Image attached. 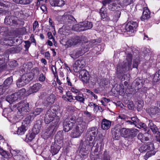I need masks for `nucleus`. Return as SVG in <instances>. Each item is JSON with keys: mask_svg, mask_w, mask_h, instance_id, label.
<instances>
[{"mask_svg": "<svg viewBox=\"0 0 160 160\" xmlns=\"http://www.w3.org/2000/svg\"><path fill=\"white\" fill-rule=\"evenodd\" d=\"M121 13V12L119 10L114 12L112 16V20L114 22H117L120 16Z\"/></svg>", "mask_w": 160, "mask_h": 160, "instance_id": "obj_38", "label": "nucleus"}, {"mask_svg": "<svg viewBox=\"0 0 160 160\" xmlns=\"http://www.w3.org/2000/svg\"><path fill=\"white\" fill-rule=\"evenodd\" d=\"M126 57V60L122 63H119L117 65V73L118 78H120L119 74H122L132 68V55L128 53Z\"/></svg>", "mask_w": 160, "mask_h": 160, "instance_id": "obj_3", "label": "nucleus"}, {"mask_svg": "<svg viewBox=\"0 0 160 160\" xmlns=\"http://www.w3.org/2000/svg\"><path fill=\"white\" fill-rule=\"evenodd\" d=\"M80 23L81 27H82V28L85 29L84 30L90 29L92 27V23L88 21H85L81 22Z\"/></svg>", "mask_w": 160, "mask_h": 160, "instance_id": "obj_27", "label": "nucleus"}, {"mask_svg": "<svg viewBox=\"0 0 160 160\" xmlns=\"http://www.w3.org/2000/svg\"><path fill=\"white\" fill-rule=\"evenodd\" d=\"M41 125V122L40 121H37L33 128L32 133H31L28 135H27L26 140L28 141V139L29 141H32L34 138L35 135L38 134L39 132Z\"/></svg>", "mask_w": 160, "mask_h": 160, "instance_id": "obj_6", "label": "nucleus"}, {"mask_svg": "<svg viewBox=\"0 0 160 160\" xmlns=\"http://www.w3.org/2000/svg\"><path fill=\"white\" fill-rule=\"evenodd\" d=\"M122 128L121 125L120 124L116 125L112 128V135L115 139H118L120 135Z\"/></svg>", "mask_w": 160, "mask_h": 160, "instance_id": "obj_12", "label": "nucleus"}, {"mask_svg": "<svg viewBox=\"0 0 160 160\" xmlns=\"http://www.w3.org/2000/svg\"><path fill=\"white\" fill-rule=\"evenodd\" d=\"M98 132V129L96 127L89 128L86 133L85 142L89 150H91L95 144V137Z\"/></svg>", "mask_w": 160, "mask_h": 160, "instance_id": "obj_4", "label": "nucleus"}, {"mask_svg": "<svg viewBox=\"0 0 160 160\" xmlns=\"http://www.w3.org/2000/svg\"><path fill=\"white\" fill-rule=\"evenodd\" d=\"M13 107L17 111V113L15 114L14 116L12 118V120L14 122H18L21 120L22 116L27 112L29 111L30 108L28 103L26 102H21L13 106Z\"/></svg>", "mask_w": 160, "mask_h": 160, "instance_id": "obj_2", "label": "nucleus"}, {"mask_svg": "<svg viewBox=\"0 0 160 160\" xmlns=\"http://www.w3.org/2000/svg\"><path fill=\"white\" fill-rule=\"evenodd\" d=\"M65 18L67 22L68 23H75L76 20L74 18L72 15H67L65 16Z\"/></svg>", "mask_w": 160, "mask_h": 160, "instance_id": "obj_39", "label": "nucleus"}, {"mask_svg": "<svg viewBox=\"0 0 160 160\" xmlns=\"http://www.w3.org/2000/svg\"><path fill=\"white\" fill-rule=\"evenodd\" d=\"M8 88L4 85V84L0 85V95H2L6 91Z\"/></svg>", "mask_w": 160, "mask_h": 160, "instance_id": "obj_53", "label": "nucleus"}, {"mask_svg": "<svg viewBox=\"0 0 160 160\" xmlns=\"http://www.w3.org/2000/svg\"><path fill=\"white\" fill-rule=\"evenodd\" d=\"M146 147L147 149V152H148L147 153V155H148L149 154H151V155H154L155 153L153 152V153H150L149 152H153L154 149V145L152 143L148 144H146Z\"/></svg>", "mask_w": 160, "mask_h": 160, "instance_id": "obj_32", "label": "nucleus"}, {"mask_svg": "<svg viewBox=\"0 0 160 160\" xmlns=\"http://www.w3.org/2000/svg\"><path fill=\"white\" fill-rule=\"evenodd\" d=\"M18 100V98L16 96L14 93L7 96L6 98V101L10 104Z\"/></svg>", "mask_w": 160, "mask_h": 160, "instance_id": "obj_29", "label": "nucleus"}, {"mask_svg": "<svg viewBox=\"0 0 160 160\" xmlns=\"http://www.w3.org/2000/svg\"><path fill=\"white\" fill-rule=\"evenodd\" d=\"M72 29L73 30L77 32L83 31L85 30L82 28V27H81L80 22L78 24H75L73 26Z\"/></svg>", "mask_w": 160, "mask_h": 160, "instance_id": "obj_41", "label": "nucleus"}, {"mask_svg": "<svg viewBox=\"0 0 160 160\" xmlns=\"http://www.w3.org/2000/svg\"><path fill=\"white\" fill-rule=\"evenodd\" d=\"M146 110L147 112L149 113L151 116L160 114V112L158 110V108L155 106L147 108Z\"/></svg>", "mask_w": 160, "mask_h": 160, "instance_id": "obj_23", "label": "nucleus"}, {"mask_svg": "<svg viewBox=\"0 0 160 160\" xmlns=\"http://www.w3.org/2000/svg\"><path fill=\"white\" fill-rule=\"evenodd\" d=\"M129 23L131 26H132V27L134 30L136 29L138 26V23L136 22L131 21L129 22Z\"/></svg>", "mask_w": 160, "mask_h": 160, "instance_id": "obj_56", "label": "nucleus"}, {"mask_svg": "<svg viewBox=\"0 0 160 160\" xmlns=\"http://www.w3.org/2000/svg\"><path fill=\"white\" fill-rule=\"evenodd\" d=\"M82 55L79 49V50H75L72 51L70 54L71 57L74 59L78 58L80 56Z\"/></svg>", "mask_w": 160, "mask_h": 160, "instance_id": "obj_26", "label": "nucleus"}, {"mask_svg": "<svg viewBox=\"0 0 160 160\" xmlns=\"http://www.w3.org/2000/svg\"><path fill=\"white\" fill-rule=\"evenodd\" d=\"M139 58L138 57L136 59L134 60L133 62V64L132 66L133 67V68H137L139 62Z\"/></svg>", "mask_w": 160, "mask_h": 160, "instance_id": "obj_55", "label": "nucleus"}, {"mask_svg": "<svg viewBox=\"0 0 160 160\" xmlns=\"http://www.w3.org/2000/svg\"><path fill=\"white\" fill-rule=\"evenodd\" d=\"M83 113L86 117L89 118L90 121L93 120L95 118V116L94 115L91 114L90 112L87 111H84Z\"/></svg>", "mask_w": 160, "mask_h": 160, "instance_id": "obj_48", "label": "nucleus"}, {"mask_svg": "<svg viewBox=\"0 0 160 160\" xmlns=\"http://www.w3.org/2000/svg\"><path fill=\"white\" fill-rule=\"evenodd\" d=\"M150 12L147 7H144L143 8L142 15L141 17V20L144 21L150 18Z\"/></svg>", "mask_w": 160, "mask_h": 160, "instance_id": "obj_16", "label": "nucleus"}, {"mask_svg": "<svg viewBox=\"0 0 160 160\" xmlns=\"http://www.w3.org/2000/svg\"><path fill=\"white\" fill-rule=\"evenodd\" d=\"M143 103L142 101H139L138 102L137 104V108L138 111H140L143 107Z\"/></svg>", "mask_w": 160, "mask_h": 160, "instance_id": "obj_60", "label": "nucleus"}, {"mask_svg": "<svg viewBox=\"0 0 160 160\" xmlns=\"http://www.w3.org/2000/svg\"><path fill=\"white\" fill-rule=\"evenodd\" d=\"M132 121V122L135 125L138 124L139 123V120L137 118V116L131 117L129 118Z\"/></svg>", "mask_w": 160, "mask_h": 160, "instance_id": "obj_51", "label": "nucleus"}, {"mask_svg": "<svg viewBox=\"0 0 160 160\" xmlns=\"http://www.w3.org/2000/svg\"><path fill=\"white\" fill-rule=\"evenodd\" d=\"M18 18L16 17L11 16H7L5 19V22L7 24L13 25L14 26L17 25L18 23L17 22Z\"/></svg>", "mask_w": 160, "mask_h": 160, "instance_id": "obj_15", "label": "nucleus"}, {"mask_svg": "<svg viewBox=\"0 0 160 160\" xmlns=\"http://www.w3.org/2000/svg\"><path fill=\"white\" fill-rule=\"evenodd\" d=\"M96 40L95 39L92 40L89 42H88L85 44H83L81 48L79 49L82 53L83 54L86 52H88L89 49L90 48H91L96 44Z\"/></svg>", "mask_w": 160, "mask_h": 160, "instance_id": "obj_9", "label": "nucleus"}, {"mask_svg": "<svg viewBox=\"0 0 160 160\" xmlns=\"http://www.w3.org/2000/svg\"><path fill=\"white\" fill-rule=\"evenodd\" d=\"M0 154L7 158H9L11 157V155L9 152H7L2 148L0 149Z\"/></svg>", "mask_w": 160, "mask_h": 160, "instance_id": "obj_44", "label": "nucleus"}, {"mask_svg": "<svg viewBox=\"0 0 160 160\" xmlns=\"http://www.w3.org/2000/svg\"><path fill=\"white\" fill-rule=\"evenodd\" d=\"M104 0L102 1V3L104 6H105L107 4L108 5V8L112 11H114L116 9L120 8L118 0Z\"/></svg>", "mask_w": 160, "mask_h": 160, "instance_id": "obj_7", "label": "nucleus"}, {"mask_svg": "<svg viewBox=\"0 0 160 160\" xmlns=\"http://www.w3.org/2000/svg\"><path fill=\"white\" fill-rule=\"evenodd\" d=\"M15 109L16 108H14L13 107L12 108H5V109L3 111L2 114H4V115L7 114L8 116H10L11 113L12 112V114H13V112L14 111H16Z\"/></svg>", "mask_w": 160, "mask_h": 160, "instance_id": "obj_36", "label": "nucleus"}, {"mask_svg": "<svg viewBox=\"0 0 160 160\" xmlns=\"http://www.w3.org/2000/svg\"><path fill=\"white\" fill-rule=\"evenodd\" d=\"M42 85L39 83H36L30 87L28 90L29 94H31L38 92L42 87Z\"/></svg>", "mask_w": 160, "mask_h": 160, "instance_id": "obj_17", "label": "nucleus"}, {"mask_svg": "<svg viewBox=\"0 0 160 160\" xmlns=\"http://www.w3.org/2000/svg\"><path fill=\"white\" fill-rule=\"evenodd\" d=\"M119 4L121 7H124L131 4L133 0H118Z\"/></svg>", "mask_w": 160, "mask_h": 160, "instance_id": "obj_30", "label": "nucleus"}, {"mask_svg": "<svg viewBox=\"0 0 160 160\" xmlns=\"http://www.w3.org/2000/svg\"><path fill=\"white\" fill-rule=\"evenodd\" d=\"M67 97L68 98V101L71 102L72 100L74 99L72 95L69 92H67L66 93Z\"/></svg>", "mask_w": 160, "mask_h": 160, "instance_id": "obj_62", "label": "nucleus"}, {"mask_svg": "<svg viewBox=\"0 0 160 160\" xmlns=\"http://www.w3.org/2000/svg\"><path fill=\"white\" fill-rule=\"evenodd\" d=\"M153 81L154 82H158L160 81V70H159L155 74Z\"/></svg>", "mask_w": 160, "mask_h": 160, "instance_id": "obj_45", "label": "nucleus"}, {"mask_svg": "<svg viewBox=\"0 0 160 160\" xmlns=\"http://www.w3.org/2000/svg\"><path fill=\"white\" fill-rule=\"evenodd\" d=\"M70 28H71L69 26L63 25L62 28L59 29L58 32L61 34L66 35L68 32Z\"/></svg>", "mask_w": 160, "mask_h": 160, "instance_id": "obj_28", "label": "nucleus"}, {"mask_svg": "<svg viewBox=\"0 0 160 160\" xmlns=\"http://www.w3.org/2000/svg\"><path fill=\"white\" fill-rule=\"evenodd\" d=\"M111 124V121L105 118L103 119L102 122V128L103 130H107L110 128Z\"/></svg>", "mask_w": 160, "mask_h": 160, "instance_id": "obj_21", "label": "nucleus"}, {"mask_svg": "<svg viewBox=\"0 0 160 160\" xmlns=\"http://www.w3.org/2000/svg\"><path fill=\"white\" fill-rule=\"evenodd\" d=\"M65 133L62 131L58 132L56 135L55 139L57 142H60L59 144L62 145L63 143V139H64V135Z\"/></svg>", "mask_w": 160, "mask_h": 160, "instance_id": "obj_20", "label": "nucleus"}, {"mask_svg": "<svg viewBox=\"0 0 160 160\" xmlns=\"http://www.w3.org/2000/svg\"><path fill=\"white\" fill-rule=\"evenodd\" d=\"M140 126V128H143L145 129V131H146L148 130V128L147 126L144 123L141 122H139L138 124Z\"/></svg>", "mask_w": 160, "mask_h": 160, "instance_id": "obj_61", "label": "nucleus"}, {"mask_svg": "<svg viewBox=\"0 0 160 160\" xmlns=\"http://www.w3.org/2000/svg\"><path fill=\"white\" fill-rule=\"evenodd\" d=\"M8 40H12V42L13 43H14L15 42H18V44H20L22 42L20 38H8L7 37H4L2 38L0 40V43L2 45H6L7 43H6L5 42H3V41L4 40L5 41H6Z\"/></svg>", "mask_w": 160, "mask_h": 160, "instance_id": "obj_18", "label": "nucleus"}, {"mask_svg": "<svg viewBox=\"0 0 160 160\" xmlns=\"http://www.w3.org/2000/svg\"><path fill=\"white\" fill-rule=\"evenodd\" d=\"M13 82V78L12 77L8 78L3 83L4 85L8 88V87L12 84Z\"/></svg>", "mask_w": 160, "mask_h": 160, "instance_id": "obj_43", "label": "nucleus"}, {"mask_svg": "<svg viewBox=\"0 0 160 160\" xmlns=\"http://www.w3.org/2000/svg\"><path fill=\"white\" fill-rule=\"evenodd\" d=\"M5 60V55H0V66L4 62Z\"/></svg>", "mask_w": 160, "mask_h": 160, "instance_id": "obj_64", "label": "nucleus"}, {"mask_svg": "<svg viewBox=\"0 0 160 160\" xmlns=\"http://www.w3.org/2000/svg\"><path fill=\"white\" fill-rule=\"evenodd\" d=\"M22 48L20 47H12L10 48L9 51L11 53H16L19 52Z\"/></svg>", "mask_w": 160, "mask_h": 160, "instance_id": "obj_47", "label": "nucleus"}, {"mask_svg": "<svg viewBox=\"0 0 160 160\" xmlns=\"http://www.w3.org/2000/svg\"><path fill=\"white\" fill-rule=\"evenodd\" d=\"M79 71V77L81 80L86 83L88 82L89 79V74L88 72L84 69L81 70Z\"/></svg>", "mask_w": 160, "mask_h": 160, "instance_id": "obj_13", "label": "nucleus"}, {"mask_svg": "<svg viewBox=\"0 0 160 160\" xmlns=\"http://www.w3.org/2000/svg\"><path fill=\"white\" fill-rule=\"evenodd\" d=\"M84 66V62L83 60H78L74 64L73 66V69L76 72H79L81 68Z\"/></svg>", "mask_w": 160, "mask_h": 160, "instance_id": "obj_14", "label": "nucleus"}, {"mask_svg": "<svg viewBox=\"0 0 160 160\" xmlns=\"http://www.w3.org/2000/svg\"><path fill=\"white\" fill-rule=\"evenodd\" d=\"M25 89L22 88L19 90L18 92L15 93L14 94L17 97L18 99L22 97V96L25 94Z\"/></svg>", "mask_w": 160, "mask_h": 160, "instance_id": "obj_42", "label": "nucleus"}, {"mask_svg": "<svg viewBox=\"0 0 160 160\" xmlns=\"http://www.w3.org/2000/svg\"><path fill=\"white\" fill-rule=\"evenodd\" d=\"M75 120L71 118L70 120L66 119L63 123V130L65 132H68L72 128Z\"/></svg>", "mask_w": 160, "mask_h": 160, "instance_id": "obj_11", "label": "nucleus"}, {"mask_svg": "<svg viewBox=\"0 0 160 160\" xmlns=\"http://www.w3.org/2000/svg\"><path fill=\"white\" fill-rule=\"evenodd\" d=\"M15 160H23V157L22 156V153H20L19 155L14 158Z\"/></svg>", "mask_w": 160, "mask_h": 160, "instance_id": "obj_63", "label": "nucleus"}, {"mask_svg": "<svg viewBox=\"0 0 160 160\" xmlns=\"http://www.w3.org/2000/svg\"><path fill=\"white\" fill-rule=\"evenodd\" d=\"M81 41L80 38L78 36H76L73 38L69 39L66 42V45L67 47L74 46L80 43Z\"/></svg>", "mask_w": 160, "mask_h": 160, "instance_id": "obj_10", "label": "nucleus"}, {"mask_svg": "<svg viewBox=\"0 0 160 160\" xmlns=\"http://www.w3.org/2000/svg\"><path fill=\"white\" fill-rule=\"evenodd\" d=\"M148 125L153 133H155L157 132L158 131L157 128L153 123L152 121L150 120H148Z\"/></svg>", "mask_w": 160, "mask_h": 160, "instance_id": "obj_33", "label": "nucleus"}, {"mask_svg": "<svg viewBox=\"0 0 160 160\" xmlns=\"http://www.w3.org/2000/svg\"><path fill=\"white\" fill-rule=\"evenodd\" d=\"M117 91L119 92L120 95H123L125 92V90L124 88L123 85L121 84L119 85L117 87Z\"/></svg>", "mask_w": 160, "mask_h": 160, "instance_id": "obj_46", "label": "nucleus"}, {"mask_svg": "<svg viewBox=\"0 0 160 160\" xmlns=\"http://www.w3.org/2000/svg\"><path fill=\"white\" fill-rule=\"evenodd\" d=\"M10 153L12 156H14L15 157L19 154L20 153H21L19 151L17 150L12 149L10 150Z\"/></svg>", "mask_w": 160, "mask_h": 160, "instance_id": "obj_54", "label": "nucleus"}, {"mask_svg": "<svg viewBox=\"0 0 160 160\" xmlns=\"http://www.w3.org/2000/svg\"><path fill=\"white\" fill-rule=\"evenodd\" d=\"M31 118L30 116H28L22 122V125H26V127L31 122L30 119Z\"/></svg>", "mask_w": 160, "mask_h": 160, "instance_id": "obj_52", "label": "nucleus"}, {"mask_svg": "<svg viewBox=\"0 0 160 160\" xmlns=\"http://www.w3.org/2000/svg\"><path fill=\"white\" fill-rule=\"evenodd\" d=\"M125 29L127 32H133L134 30L132 26H131V25L130 24L129 22L125 25Z\"/></svg>", "mask_w": 160, "mask_h": 160, "instance_id": "obj_50", "label": "nucleus"}, {"mask_svg": "<svg viewBox=\"0 0 160 160\" xmlns=\"http://www.w3.org/2000/svg\"><path fill=\"white\" fill-rule=\"evenodd\" d=\"M55 96L54 94H51L48 97L45 101V104L46 106H51L54 102Z\"/></svg>", "mask_w": 160, "mask_h": 160, "instance_id": "obj_22", "label": "nucleus"}, {"mask_svg": "<svg viewBox=\"0 0 160 160\" xmlns=\"http://www.w3.org/2000/svg\"><path fill=\"white\" fill-rule=\"evenodd\" d=\"M26 125H22L18 128L17 133L18 135H23L27 130Z\"/></svg>", "mask_w": 160, "mask_h": 160, "instance_id": "obj_35", "label": "nucleus"}, {"mask_svg": "<svg viewBox=\"0 0 160 160\" xmlns=\"http://www.w3.org/2000/svg\"><path fill=\"white\" fill-rule=\"evenodd\" d=\"M29 74H24L19 78L17 82V85L18 88H21L26 85L29 82V80L27 78L29 76Z\"/></svg>", "mask_w": 160, "mask_h": 160, "instance_id": "obj_8", "label": "nucleus"}, {"mask_svg": "<svg viewBox=\"0 0 160 160\" xmlns=\"http://www.w3.org/2000/svg\"><path fill=\"white\" fill-rule=\"evenodd\" d=\"M139 150L141 152H147L146 144H144L141 146L140 147Z\"/></svg>", "mask_w": 160, "mask_h": 160, "instance_id": "obj_58", "label": "nucleus"}, {"mask_svg": "<svg viewBox=\"0 0 160 160\" xmlns=\"http://www.w3.org/2000/svg\"><path fill=\"white\" fill-rule=\"evenodd\" d=\"M147 134H143L139 133L138 136V139L140 140L141 142L143 143H147L149 141V138L147 136Z\"/></svg>", "mask_w": 160, "mask_h": 160, "instance_id": "obj_25", "label": "nucleus"}, {"mask_svg": "<svg viewBox=\"0 0 160 160\" xmlns=\"http://www.w3.org/2000/svg\"><path fill=\"white\" fill-rule=\"evenodd\" d=\"M75 99L77 101L80 103H84L85 98L83 95L82 94H79L75 97Z\"/></svg>", "mask_w": 160, "mask_h": 160, "instance_id": "obj_37", "label": "nucleus"}, {"mask_svg": "<svg viewBox=\"0 0 160 160\" xmlns=\"http://www.w3.org/2000/svg\"><path fill=\"white\" fill-rule=\"evenodd\" d=\"M85 123L83 122L76 123L71 133V136L73 138L80 137L85 128Z\"/></svg>", "mask_w": 160, "mask_h": 160, "instance_id": "obj_5", "label": "nucleus"}, {"mask_svg": "<svg viewBox=\"0 0 160 160\" xmlns=\"http://www.w3.org/2000/svg\"><path fill=\"white\" fill-rule=\"evenodd\" d=\"M45 75H44L43 73H41L39 75L38 79L39 81L43 82L45 81Z\"/></svg>", "mask_w": 160, "mask_h": 160, "instance_id": "obj_57", "label": "nucleus"}, {"mask_svg": "<svg viewBox=\"0 0 160 160\" xmlns=\"http://www.w3.org/2000/svg\"><path fill=\"white\" fill-rule=\"evenodd\" d=\"M144 82L143 81L139 78L136 79L133 82L134 83H135L136 87L137 86L138 89L140 88L142 86Z\"/></svg>", "mask_w": 160, "mask_h": 160, "instance_id": "obj_40", "label": "nucleus"}, {"mask_svg": "<svg viewBox=\"0 0 160 160\" xmlns=\"http://www.w3.org/2000/svg\"><path fill=\"white\" fill-rule=\"evenodd\" d=\"M136 129H130L125 128H122L120 132V134L123 136L125 135H132V133H133L137 131Z\"/></svg>", "mask_w": 160, "mask_h": 160, "instance_id": "obj_19", "label": "nucleus"}, {"mask_svg": "<svg viewBox=\"0 0 160 160\" xmlns=\"http://www.w3.org/2000/svg\"><path fill=\"white\" fill-rule=\"evenodd\" d=\"M0 33L5 37L9 36V31L7 27L0 26Z\"/></svg>", "mask_w": 160, "mask_h": 160, "instance_id": "obj_31", "label": "nucleus"}, {"mask_svg": "<svg viewBox=\"0 0 160 160\" xmlns=\"http://www.w3.org/2000/svg\"><path fill=\"white\" fill-rule=\"evenodd\" d=\"M99 13L102 18H106L107 20L110 19L109 17L107 15L106 11L105 8H102L100 10Z\"/></svg>", "mask_w": 160, "mask_h": 160, "instance_id": "obj_34", "label": "nucleus"}, {"mask_svg": "<svg viewBox=\"0 0 160 160\" xmlns=\"http://www.w3.org/2000/svg\"><path fill=\"white\" fill-rule=\"evenodd\" d=\"M59 120V117L56 116V113L53 112L51 109L48 110L47 111L44 118L45 122L48 124L52 121H54L45 132V134L47 138L52 136L55 134L58 127Z\"/></svg>", "mask_w": 160, "mask_h": 160, "instance_id": "obj_1", "label": "nucleus"}, {"mask_svg": "<svg viewBox=\"0 0 160 160\" xmlns=\"http://www.w3.org/2000/svg\"><path fill=\"white\" fill-rule=\"evenodd\" d=\"M61 148V145H58L57 144H52L51 146V152L53 155L57 154Z\"/></svg>", "mask_w": 160, "mask_h": 160, "instance_id": "obj_24", "label": "nucleus"}, {"mask_svg": "<svg viewBox=\"0 0 160 160\" xmlns=\"http://www.w3.org/2000/svg\"><path fill=\"white\" fill-rule=\"evenodd\" d=\"M43 110L42 108H37L35 109L33 112V114L34 116L39 115Z\"/></svg>", "mask_w": 160, "mask_h": 160, "instance_id": "obj_49", "label": "nucleus"}, {"mask_svg": "<svg viewBox=\"0 0 160 160\" xmlns=\"http://www.w3.org/2000/svg\"><path fill=\"white\" fill-rule=\"evenodd\" d=\"M59 0H49L50 4L52 6H57Z\"/></svg>", "mask_w": 160, "mask_h": 160, "instance_id": "obj_59", "label": "nucleus"}]
</instances>
